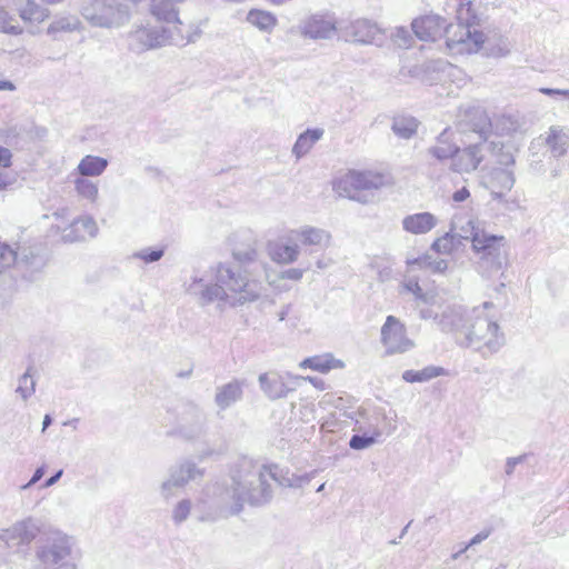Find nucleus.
Instances as JSON below:
<instances>
[{
	"instance_id": "nucleus-1",
	"label": "nucleus",
	"mask_w": 569,
	"mask_h": 569,
	"mask_svg": "<svg viewBox=\"0 0 569 569\" xmlns=\"http://www.w3.org/2000/svg\"><path fill=\"white\" fill-rule=\"evenodd\" d=\"M36 540L33 556L43 569H79L81 550L77 539L59 528L44 527L41 520L27 517L0 530V541L9 548L28 547Z\"/></svg>"
},
{
	"instance_id": "nucleus-2",
	"label": "nucleus",
	"mask_w": 569,
	"mask_h": 569,
	"mask_svg": "<svg viewBox=\"0 0 569 569\" xmlns=\"http://www.w3.org/2000/svg\"><path fill=\"white\" fill-rule=\"evenodd\" d=\"M213 276L214 283L194 277L187 286V292L197 297L200 306L218 301L221 307H236L252 302L260 296L259 284L250 281L239 266L219 263Z\"/></svg>"
},
{
	"instance_id": "nucleus-3",
	"label": "nucleus",
	"mask_w": 569,
	"mask_h": 569,
	"mask_svg": "<svg viewBox=\"0 0 569 569\" xmlns=\"http://www.w3.org/2000/svg\"><path fill=\"white\" fill-rule=\"evenodd\" d=\"M250 472L249 478L238 480L232 478L231 486L228 487L221 495L222 508L227 509L230 515H238L244 502L251 506H262L269 502L272 498V490L269 479L277 481L283 487H302L309 482L307 476H296L279 478L277 473V466L268 467L260 465Z\"/></svg>"
},
{
	"instance_id": "nucleus-4",
	"label": "nucleus",
	"mask_w": 569,
	"mask_h": 569,
	"mask_svg": "<svg viewBox=\"0 0 569 569\" xmlns=\"http://www.w3.org/2000/svg\"><path fill=\"white\" fill-rule=\"evenodd\" d=\"M492 307L491 302H485L482 307L470 310L468 321L459 336V345L467 348H488L497 351L505 342L503 335L499 333L498 323L485 315V310Z\"/></svg>"
},
{
	"instance_id": "nucleus-5",
	"label": "nucleus",
	"mask_w": 569,
	"mask_h": 569,
	"mask_svg": "<svg viewBox=\"0 0 569 569\" xmlns=\"http://www.w3.org/2000/svg\"><path fill=\"white\" fill-rule=\"evenodd\" d=\"M458 232V243L462 240L471 241L472 249L480 256L481 266L489 270L498 271L506 261V253L502 250L503 237L486 233L473 220H468L460 226Z\"/></svg>"
},
{
	"instance_id": "nucleus-6",
	"label": "nucleus",
	"mask_w": 569,
	"mask_h": 569,
	"mask_svg": "<svg viewBox=\"0 0 569 569\" xmlns=\"http://www.w3.org/2000/svg\"><path fill=\"white\" fill-rule=\"evenodd\" d=\"M491 121L486 112L478 113V122L473 123L472 131L478 134L479 140L469 143L453 157L451 170L458 173H470L478 169L485 159V148L491 134Z\"/></svg>"
},
{
	"instance_id": "nucleus-7",
	"label": "nucleus",
	"mask_w": 569,
	"mask_h": 569,
	"mask_svg": "<svg viewBox=\"0 0 569 569\" xmlns=\"http://www.w3.org/2000/svg\"><path fill=\"white\" fill-rule=\"evenodd\" d=\"M82 17L93 27H120L129 20L128 7L118 0H90L81 9Z\"/></svg>"
},
{
	"instance_id": "nucleus-8",
	"label": "nucleus",
	"mask_w": 569,
	"mask_h": 569,
	"mask_svg": "<svg viewBox=\"0 0 569 569\" xmlns=\"http://www.w3.org/2000/svg\"><path fill=\"white\" fill-rule=\"evenodd\" d=\"M385 183L383 174L373 171H349L346 176L333 181V190L340 197H347L360 203L369 200L358 191L379 189Z\"/></svg>"
},
{
	"instance_id": "nucleus-9",
	"label": "nucleus",
	"mask_w": 569,
	"mask_h": 569,
	"mask_svg": "<svg viewBox=\"0 0 569 569\" xmlns=\"http://www.w3.org/2000/svg\"><path fill=\"white\" fill-rule=\"evenodd\" d=\"M203 473L204 470L199 468L192 460H178L168 469V478L160 485L161 497L169 500L190 481L202 478Z\"/></svg>"
},
{
	"instance_id": "nucleus-10",
	"label": "nucleus",
	"mask_w": 569,
	"mask_h": 569,
	"mask_svg": "<svg viewBox=\"0 0 569 569\" xmlns=\"http://www.w3.org/2000/svg\"><path fill=\"white\" fill-rule=\"evenodd\" d=\"M443 36L448 49L457 54L478 52L485 43L483 32L459 23H447Z\"/></svg>"
},
{
	"instance_id": "nucleus-11",
	"label": "nucleus",
	"mask_w": 569,
	"mask_h": 569,
	"mask_svg": "<svg viewBox=\"0 0 569 569\" xmlns=\"http://www.w3.org/2000/svg\"><path fill=\"white\" fill-rule=\"evenodd\" d=\"M381 343L388 355L403 353L415 347V342L407 337L405 325L395 316H388L381 327Z\"/></svg>"
},
{
	"instance_id": "nucleus-12",
	"label": "nucleus",
	"mask_w": 569,
	"mask_h": 569,
	"mask_svg": "<svg viewBox=\"0 0 569 569\" xmlns=\"http://www.w3.org/2000/svg\"><path fill=\"white\" fill-rule=\"evenodd\" d=\"M341 32L346 40L362 44L382 46L386 38L383 30L376 22L368 19L351 21L341 28Z\"/></svg>"
},
{
	"instance_id": "nucleus-13",
	"label": "nucleus",
	"mask_w": 569,
	"mask_h": 569,
	"mask_svg": "<svg viewBox=\"0 0 569 569\" xmlns=\"http://www.w3.org/2000/svg\"><path fill=\"white\" fill-rule=\"evenodd\" d=\"M48 258L46 252L38 247L23 248L18 253L16 269L22 278L32 281L34 274L40 272L47 264Z\"/></svg>"
},
{
	"instance_id": "nucleus-14",
	"label": "nucleus",
	"mask_w": 569,
	"mask_h": 569,
	"mask_svg": "<svg viewBox=\"0 0 569 569\" xmlns=\"http://www.w3.org/2000/svg\"><path fill=\"white\" fill-rule=\"evenodd\" d=\"M446 26V19L439 14L431 13L416 18L411 23V29L418 39L436 41L443 36Z\"/></svg>"
},
{
	"instance_id": "nucleus-15",
	"label": "nucleus",
	"mask_w": 569,
	"mask_h": 569,
	"mask_svg": "<svg viewBox=\"0 0 569 569\" xmlns=\"http://www.w3.org/2000/svg\"><path fill=\"white\" fill-rule=\"evenodd\" d=\"M469 313L462 306H448L440 313L438 327L443 332L452 333L459 345V336L462 335Z\"/></svg>"
},
{
	"instance_id": "nucleus-16",
	"label": "nucleus",
	"mask_w": 569,
	"mask_h": 569,
	"mask_svg": "<svg viewBox=\"0 0 569 569\" xmlns=\"http://www.w3.org/2000/svg\"><path fill=\"white\" fill-rule=\"evenodd\" d=\"M132 41L139 44L137 51H144L164 46L171 38L170 31L164 27L141 28L131 33Z\"/></svg>"
},
{
	"instance_id": "nucleus-17",
	"label": "nucleus",
	"mask_w": 569,
	"mask_h": 569,
	"mask_svg": "<svg viewBox=\"0 0 569 569\" xmlns=\"http://www.w3.org/2000/svg\"><path fill=\"white\" fill-rule=\"evenodd\" d=\"M516 182L515 172L507 168H493L485 181L486 188L490 191L493 199H502L509 192Z\"/></svg>"
},
{
	"instance_id": "nucleus-18",
	"label": "nucleus",
	"mask_w": 569,
	"mask_h": 569,
	"mask_svg": "<svg viewBox=\"0 0 569 569\" xmlns=\"http://www.w3.org/2000/svg\"><path fill=\"white\" fill-rule=\"evenodd\" d=\"M551 158L560 159L569 152V129L551 126L545 136L540 137Z\"/></svg>"
},
{
	"instance_id": "nucleus-19",
	"label": "nucleus",
	"mask_w": 569,
	"mask_h": 569,
	"mask_svg": "<svg viewBox=\"0 0 569 569\" xmlns=\"http://www.w3.org/2000/svg\"><path fill=\"white\" fill-rule=\"evenodd\" d=\"M204 416L199 407L189 406L186 408L178 427V435L187 440L200 437L203 430Z\"/></svg>"
},
{
	"instance_id": "nucleus-20",
	"label": "nucleus",
	"mask_w": 569,
	"mask_h": 569,
	"mask_svg": "<svg viewBox=\"0 0 569 569\" xmlns=\"http://www.w3.org/2000/svg\"><path fill=\"white\" fill-rule=\"evenodd\" d=\"M336 32L335 20L323 16H311L301 26V33L310 39H330Z\"/></svg>"
},
{
	"instance_id": "nucleus-21",
	"label": "nucleus",
	"mask_w": 569,
	"mask_h": 569,
	"mask_svg": "<svg viewBox=\"0 0 569 569\" xmlns=\"http://www.w3.org/2000/svg\"><path fill=\"white\" fill-rule=\"evenodd\" d=\"M244 381L233 379L228 383L217 387L214 403L220 411L229 409L243 397Z\"/></svg>"
},
{
	"instance_id": "nucleus-22",
	"label": "nucleus",
	"mask_w": 569,
	"mask_h": 569,
	"mask_svg": "<svg viewBox=\"0 0 569 569\" xmlns=\"http://www.w3.org/2000/svg\"><path fill=\"white\" fill-rule=\"evenodd\" d=\"M485 150L490 151L501 168L510 169V167L516 163V154L518 153L519 148L511 140H492L489 143L488 141L486 142Z\"/></svg>"
},
{
	"instance_id": "nucleus-23",
	"label": "nucleus",
	"mask_w": 569,
	"mask_h": 569,
	"mask_svg": "<svg viewBox=\"0 0 569 569\" xmlns=\"http://www.w3.org/2000/svg\"><path fill=\"white\" fill-rule=\"evenodd\" d=\"M258 381L261 390L270 400L284 398L292 390L286 386L282 377L277 372L261 373Z\"/></svg>"
},
{
	"instance_id": "nucleus-24",
	"label": "nucleus",
	"mask_w": 569,
	"mask_h": 569,
	"mask_svg": "<svg viewBox=\"0 0 569 569\" xmlns=\"http://www.w3.org/2000/svg\"><path fill=\"white\" fill-rule=\"evenodd\" d=\"M437 218L430 212H419L406 216L402 220V228L412 234H423L437 226Z\"/></svg>"
},
{
	"instance_id": "nucleus-25",
	"label": "nucleus",
	"mask_w": 569,
	"mask_h": 569,
	"mask_svg": "<svg viewBox=\"0 0 569 569\" xmlns=\"http://www.w3.org/2000/svg\"><path fill=\"white\" fill-rule=\"evenodd\" d=\"M297 237L305 246L327 248L330 244L331 234L319 228L305 226L297 231Z\"/></svg>"
},
{
	"instance_id": "nucleus-26",
	"label": "nucleus",
	"mask_w": 569,
	"mask_h": 569,
	"mask_svg": "<svg viewBox=\"0 0 569 569\" xmlns=\"http://www.w3.org/2000/svg\"><path fill=\"white\" fill-rule=\"evenodd\" d=\"M459 147L449 142L448 130H443L437 138V143L428 149V153L439 161L453 159Z\"/></svg>"
},
{
	"instance_id": "nucleus-27",
	"label": "nucleus",
	"mask_w": 569,
	"mask_h": 569,
	"mask_svg": "<svg viewBox=\"0 0 569 569\" xmlns=\"http://www.w3.org/2000/svg\"><path fill=\"white\" fill-rule=\"evenodd\" d=\"M150 11L159 21L181 24L172 0H151Z\"/></svg>"
},
{
	"instance_id": "nucleus-28",
	"label": "nucleus",
	"mask_w": 569,
	"mask_h": 569,
	"mask_svg": "<svg viewBox=\"0 0 569 569\" xmlns=\"http://www.w3.org/2000/svg\"><path fill=\"white\" fill-rule=\"evenodd\" d=\"M323 132V129L320 128L307 129L305 132L299 134L296 143L293 144L292 153L297 158L303 157L309 152L312 146L322 138Z\"/></svg>"
},
{
	"instance_id": "nucleus-29",
	"label": "nucleus",
	"mask_w": 569,
	"mask_h": 569,
	"mask_svg": "<svg viewBox=\"0 0 569 569\" xmlns=\"http://www.w3.org/2000/svg\"><path fill=\"white\" fill-rule=\"evenodd\" d=\"M108 160L102 157L88 154L78 164V172L82 177H97L104 172Z\"/></svg>"
},
{
	"instance_id": "nucleus-30",
	"label": "nucleus",
	"mask_w": 569,
	"mask_h": 569,
	"mask_svg": "<svg viewBox=\"0 0 569 569\" xmlns=\"http://www.w3.org/2000/svg\"><path fill=\"white\" fill-rule=\"evenodd\" d=\"M298 244L274 243L269 247V253L273 261L278 263H292L299 256Z\"/></svg>"
},
{
	"instance_id": "nucleus-31",
	"label": "nucleus",
	"mask_w": 569,
	"mask_h": 569,
	"mask_svg": "<svg viewBox=\"0 0 569 569\" xmlns=\"http://www.w3.org/2000/svg\"><path fill=\"white\" fill-rule=\"evenodd\" d=\"M80 229H82L91 238L96 237L98 233V226H97L94 219L87 216V217H82V218L74 220L73 223L71 224V230L68 233L63 234V239L67 241H71V242L78 241V240H83L84 239L83 234H80V236L72 234L73 232H77Z\"/></svg>"
},
{
	"instance_id": "nucleus-32",
	"label": "nucleus",
	"mask_w": 569,
	"mask_h": 569,
	"mask_svg": "<svg viewBox=\"0 0 569 569\" xmlns=\"http://www.w3.org/2000/svg\"><path fill=\"white\" fill-rule=\"evenodd\" d=\"M446 375V369L437 366H427L422 370H406L402 372V379L406 382H426L433 378Z\"/></svg>"
},
{
	"instance_id": "nucleus-33",
	"label": "nucleus",
	"mask_w": 569,
	"mask_h": 569,
	"mask_svg": "<svg viewBox=\"0 0 569 569\" xmlns=\"http://www.w3.org/2000/svg\"><path fill=\"white\" fill-rule=\"evenodd\" d=\"M28 136L26 124H11L0 128V140L10 147H18L26 142Z\"/></svg>"
},
{
	"instance_id": "nucleus-34",
	"label": "nucleus",
	"mask_w": 569,
	"mask_h": 569,
	"mask_svg": "<svg viewBox=\"0 0 569 569\" xmlns=\"http://www.w3.org/2000/svg\"><path fill=\"white\" fill-rule=\"evenodd\" d=\"M457 20L459 24L473 30L481 23V17L476 12L471 1L461 2L457 10Z\"/></svg>"
},
{
	"instance_id": "nucleus-35",
	"label": "nucleus",
	"mask_w": 569,
	"mask_h": 569,
	"mask_svg": "<svg viewBox=\"0 0 569 569\" xmlns=\"http://www.w3.org/2000/svg\"><path fill=\"white\" fill-rule=\"evenodd\" d=\"M483 47L487 57L500 58L510 53L511 44L508 38L499 36L496 39H485Z\"/></svg>"
},
{
	"instance_id": "nucleus-36",
	"label": "nucleus",
	"mask_w": 569,
	"mask_h": 569,
	"mask_svg": "<svg viewBox=\"0 0 569 569\" xmlns=\"http://www.w3.org/2000/svg\"><path fill=\"white\" fill-rule=\"evenodd\" d=\"M248 22L259 30L270 32L277 24V18L272 13L262 10H251L247 16Z\"/></svg>"
},
{
	"instance_id": "nucleus-37",
	"label": "nucleus",
	"mask_w": 569,
	"mask_h": 569,
	"mask_svg": "<svg viewBox=\"0 0 569 569\" xmlns=\"http://www.w3.org/2000/svg\"><path fill=\"white\" fill-rule=\"evenodd\" d=\"M24 1H26V6L24 7L21 6L19 9L20 17L22 20L30 21V22H41L46 18L49 17V14H50L49 9L39 6L33 0H24Z\"/></svg>"
},
{
	"instance_id": "nucleus-38",
	"label": "nucleus",
	"mask_w": 569,
	"mask_h": 569,
	"mask_svg": "<svg viewBox=\"0 0 569 569\" xmlns=\"http://www.w3.org/2000/svg\"><path fill=\"white\" fill-rule=\"evenodd\" d=\"M417 128L418 122L412 117L395 118L391 127L393 133L401 139L411 138L417 132Z\"/></svg>"
},
{
	"instance_id": "nucleus-39",
	"label": "nucleus",
	"mask_w": 569,
	"mask_h": 569,
	"mask_svg": "<svg viewBox=\"0 0 569 569\" xmlns=\"http://www.w3.org/2000/svg\"><path fill=\"white\" fill-rule=\"evenodd\" d=\"M80 27V20L76 16L60 17L48 27V34L56 38L59 32H72Z\"/></svg>"
},
{
	"instance_id": "nucleus-40",
	"label": "nucleus",
	"mask_w": 569,
	"mask_h": 569,
	"mask_svg": "<svg viewBox=\"0 0 569 569\" xmlns=\"http://www.w3.org/2000/svg\"><path fill=\"white\" fill-rule=\"evenodd\" d=\"M380 436L381 431L379 428L373 427L370 435L367 432H363L362 435H353L349 440V446L353 450H363L375 445Z\"/></svg>"
},
{
	"instance_id": "nucleus-41",
	"label": "nucleus",
	"mask_w": 569,
	"mask_h": 569,
	"mask_svg": "<svg viewBox=\"0 0 569 569\" xmlns=\"http://www.w3.org/2000/svg\"><path fill=\"white\" fill-rule=\"evenodd\" d=\"M461 246L458 243V236L453 232H447L445 236L436 239L431 244V249L438 253H451Z\"/></svg>"
},
{
	"instance_id": "nucleus-42",
	"label": "nucleus",
	"mask_w": 569,
	"mask_h": 569,
	"mask_svg": "<svg viewBox=\"0 0 569 569\" xmlns=\"http://www.w3.org/2000/svg\"><path fill=\"white\" fill-rule=\"evenodd\" d=\"M31 371L32 367H29L19 378L18 387L16 389V392L19 393L24 401L28 400L36 391V381Z\"/></svg>"
},
{
	"instance_id": "nucleus-43",
	"label": "nucleus",
	"mask_w": 569,
	"mask_h": 569,
	"mask_svg": "<svg viewBox=\"0 0 569 569\" xmlns=\"http://www.w3.org/2000/svg\"><path fill=\"white\" fill-rule=\"evenodd\" d=\"M74 187L79 196L94 202L98 198V186L86 178H77Z\"/></svg>"
},
{
	"instance_id": "nucleus-44",
	"label": "nucleus",
	"mask_w": 569,
	"mask_h": 569,
	"mask_svg": "<svg viewBox=\"0 0 569 569\" xmlns=\"http://www.w3.org/2000/svg\"><path fill=\"white\" fill-rule=\"evenodd\" d=\"M18 252L7 242L0 241V273L16 267Z\"/></svg>"
},
{
	"instance_id": "nucleus-45",
	"label": "nucleus",
	"mask_w": 569,
	"mask_h": 569,
	"mask_svg": "<svg viewBox=\"0 0 569 569\" xmlns=\"http://www.w3.org/2000/svg\"><path fill=\"white\" fill-rule=\"evenodd\" d=\"M0 31L17 36L22 33V28L17 23L14 18L10 17L8 12L0 9Z\"/></svg>"
},
{
	"instance_id": "nucleus-46",
	"label": "nucleus",
	"mask_w": 569,
	"mask_h": 569,
	"mask_svg": "<svg viewBox=\"0 0 569 569\" xmlns=\"http://www.w3.org/2000/svg\"><path fill=\"white\" fill-rule=\"evenodd\" d=\"M164 254L163 248H143L132 254L134 259H141L146 263L159 261Z\"/></svg>"
},
{
	"instance_id": "nucleus-47",
	"label": "nucleus",
	"mask_w": 569,
	"mask_h": 569,
	"mask_svg": "<svg viewBox=\"0 0 569 569\" xmlns=\"http://www.w3.org/2000/svg\"><path fill=\"white\" fill-rule=\"evenodd\" d=\"M191 510V501L189 499L180 500L172 510V520L176 525L186 521Z\"/></svg>"
},
{
	"instance_id": "nucleus-48",
	"label": "nucleus",
	"mask_w": 569,
	"mask_h": 569,
	"mask_svg": "<svg viewBox=\"0 0 569 569\" xmlns=\"http://www.w3.org/2000/svg\"><path fill=\"white\" fill-rule=\"evenodd\" d=\"M392 41L399 48H409L411 46L412 37L409 30L405 27H398L391 34Z\"/></svg>"
},
{
	"instance_id": "nucleus-49",
	"label": "nucleus",
	"mask_w": 569,
	"mask_h": 569,
	"mask_svg": "<svg viewBox=\"0 0 569 569\" xmlns=\"http://www.w3.org/2000/svg\"><path fill=\"white\" fill-rule=\"evenodd\" d=\"M300 367L302 368H311L313 370H318L320 372H326L330 370V365L328 360H323L320 357H310L306 358L301 363Z\"/></svg>"
},
{
	"instance_id": "nucleus-50",
	"label": "nucleus",
	"mask_w": 569,
	"mask_h": 569,
	"mask_svg": "<svg viewBox=\"0 0 569 569\" xmlns=\"http://www.w3.org/2000/svg\"><path fill=\"white\" fill-rule=\"evenodd\" d=\"M406 289L412 292L417 300L426 305L430 303L435 298L432 295L425 292L417 281H409L406 283Z\"/></svg>"
},
{
	"instance_id": "nucleus-51",
	"label": "nucleus",
	"mask_w": 569,
	"mask_h": 569,
	"mask_svg": "<svg viewBox=\"0 0 569 569\" xmlns=\"http://www.w3.org/2000/svg\"><path fill=\"white\" fill-rule=\"evenodd\" d=\"M491 533V530L488 529V530H482L480 531L479 533H477L475 537H472L470 539V541L463 547L461 548L459 551H457L456 553L452 555V558L453 559H458L462 553H465L469 548L476 546V545H479L481 543L483 540H486Z\"/></svg>"
},
{
	"instance_id": "nucleus-52",
	"label": "nucleus",
	"mask_w": 569,
	"mask_h": 569,
	"mask_svg": "<svg viewBox=\"0 0 569 569\" xmlns=\"http://www.w3.org/2000/svg\"><path fill=\"white\" fill-rule=\"evenodd\" d=\"M233 258L240 263L252 262L257 258V251L251 247L246 249H236L233 250Z\"/></svg>"
},
{
	"instance_id": "nucleus-53",
	"label": "nucleus",
	"mask_w": 569,
	"mask_h": 569,
	"mask_svg": "<svg viewBox=\"0 0 569 569\" xmlns=\"http://www.w3.org/2000/svg\"><path fill=\"white\" fill-rule=\"evenodd\" d=\"M26 129L28 132V136H26V142L33 141L36 139H43L48 130L44 127L36 126L34 123H27Z\"/></svg>"
},
{
	"instance_id": "nucleus-54",
	"label": "nucleus",
	"mask_w": 569,
	"mask_h": 569,
	"mask_svg": "<svg viewBox=\"0 0 569 569\" xmlns=\"http://www.w3.org/2000/svg\"><path fill=\"white\" fill-rule=\"evenodd\" d=\"M432 263V257L429 254H422L418 258H408L407 264L413 270V269H429Z\"/></svg>"
},
{
	"instance_id": "nucleus-55",
	"label": "nucleus",
	"mask_w": 569,
	"mask_h": 569,
	"mask_svg": "<svg viewBox=\"0 0 569 569\" xmlns=\"http://www.w3.org/2000/svg\"><path fill=\"white\" fill-rule=\"evenodd\" d=\"M308 269H309V267H307V268H290V269L282 271L281 278L289 279V280H300L303 276V272Z\"/></svg>"
},
{
	"instance_id": "nucleus-56",
	"label": "nucleus",
	"mask_w": 569,
	"mask_h": 569,
	"mask_svg": "<svg viewBox=\"0 0 569 569\" xmlns=\"http://www.w3.org/2000/svg\"><path fill=\"white\" fill-rule=\"evenodd\" d=\"M527 458V455H521L518 457H510L506 461V475L511 476L517 465L522 463Z\"/></svg>"
},
{
	"instance_id": "nucleus-57",
	"label": "nucleus",
	"mask_w": 569,
	"mask_h": 569,
	"mask_svg": "<svg viewBox=\"0 0 569 569\" xmlns=\"http://www.w3.org/2000/svg\"><path fill=\"white\" fill-rule=\"evenodd\" d=\"M12 153L11 151L0 146V167L9 168L11 166Z\"/></svg>"
},
{
	"instance_id": "nucleus-58",
	"label": "nucleus",
	"mask_w": 569,
	"mask_h": 569,
	"mask_svg": "<svg viewBox=\"0 0 569 569\" xmlns=\"http://www.w3.org/2000/svg\"><path fill=\"white\" fill-rule=\"evenodd\" d=\"M16 182V178L7 172L0 171V191L7 190Z\"/></svg>"
},
{
	"instance_id": "nucleus-59",
	"label": "nucleus",
	"mask_w": 569,
	"mask_h": 569,
	"mask_svg": "<svg viewBox=\"0 0 569 569\" xmlns=\"http://www.w3.org/2000/svg\"><path fill=\"white\" fill-rule=\"evenodd\" d=\"M419 313H420L421 319H425V320L433 319L438 323L440 315H438L432 308H430V307L420 308Z\"/></svg>"
},
{
	"instance_id": "nucleus-60",
	"label": "nucleus",
	"mask_w": 569,
	"mask_h": 569,
	"mask_svg": "<svg viewBox=\"0 0 569 569\" xmlns=\"http://www.w3.org/2000/svg\"><path fill=\"white\" fill-rule=\"evenodd\" d=\"M44 472H46L44 466L38 467L34 470V472H33L31 479L29 480V482L27 485H24L22 488L27 489V488H30L31 486H33L34 483H37L43 477Z\"/></svg>"
},
{
	"instance_id": "nucleus-61",
	"label": "nucleus",
	"mask_w": 569,
	"mask_h": 569,
	"mask_svg": "<svg viewBox=\"0 0 569 569\" xmlns=\"http://www.w3.org/2000/svg\"><path fill=\"white\" fill-rule=\"evenodd\" d=\"M470 197V191L467 187H462L452 193V200L455 202H462Z\"/></svg>"
},
{
	"instance_id": "nucleus-62",
	"label": "nucleus",
	"mask_w": 569,
	"mask_h": 569,
	"mask_svg": "<svg viewBox=\"0 0 569 569\" xmlns=\"http://www.w3.org/2000/svg\"><path fill=\"white\" fill-rule=\"evenodd\" d=\"M343 417L350 419V420H353L356 423H359V419L360 418H365L366 416V410H361V409H358V410H351V411H345L342 413Z\"/></svg>"
},
{
	"instance_id": "nucleus-63",
	"label": "nucleus",
	"mask_w": 569,
	"mask_h": 569,
	"mask_svg": "<svg viewBox=\"0 0 569 569\" xmlns=\"http://www.w3.org/2000/svg\"><path fill=\"white\" fill-rule=\"evenodd\" d=\"M540 92H542L546 96H563L569 98V90L568 89H553V88H541Z\"/></svg>"
},
{
	"instance_id": "nucleus-64",
	"label": "nucleus",
	"mask_w": 569,
	"mask_h": 569,
	"mask_svg": "<svg viewBox=\"0 0 569 569\" xmlns=\"http://www.w3.org/2000/svg\"><path fill=\"white\" fill-rule=\"evenodd\" d=\"M448 268V262L445 259H433L430 270L433 272H443Z\"/></svg>"
}]
</instances>
